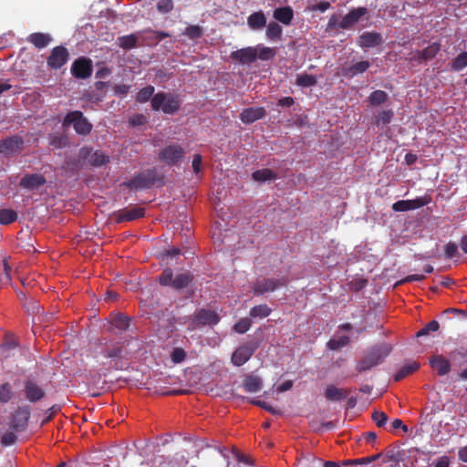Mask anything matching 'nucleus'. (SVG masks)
Listing matches in <instances>:
<instances>
[{
  "instance_id": "nucleus-1",
  "label": "nucleus",
  "mask_w": 467,
  "mask_h": 467,
  "mask_svg": "<svg viewBox=\"0 0 467 467\" xmlns=\"http://www.w3.org/2000/svg\"><path fill=\"white\" fill-rule=\"evenodd\" d=\"M391 350V346L387 343L368 348L364 357L357 364V370L361 373L381 364Z\"/></svg>"
},
{
  "instance_id": "nucleus-2",
  "label": "nucleus",
  "mask_w": 467,
  "mask_h": 467,
  "mask_svg": "<svg viewBox=\"0 0 467 467\" xmlns=\"http://www.w3.org/2000/svg\"><path fill=\"white\" fill-rule=\"evenodd\" d=\"M181 103L177 94L163 91L156 93L150 101L153 110L161 111L167 115L175 114L180 109Z\"/></svg>"
},
{
  "instance_id": "nucleus-3",
  "label": "nucleus",
  "mask_w": 467,
  "mask_h": 467,
  "mask_svg": "<svg viewBox=\"0 0 467 467\" xmlns=\"http://www.w3.org/2000/svg\"><path fill=\"white\" fill-rule=\"evenodd\" d=\"M192 280L193 275L190 272L178 274L173 278V273L171 268L164 269L159 277V282L161 285L171 286L177 290L187 287Z\"/></svg>"
},
{
  "instance_id": "nucleus-4",
  "label": "nucleus",
  "mask_w": 467,
  "mask_h": 467,
  "mask_svg": "<svg viewBox=\"0 0 467 467\" xmlns=\"http://www.w3.org/2000/svg\"><path fill=\"white\" fill-rule=\"evenodd\" d=\"M73 125V128L78 135H88L93 128V125L79 110H73L67 113L63 120V126Z\"/></svg>"
},
{
  "instance_id": "nucleus-5",
  "label": "nucleus",
  "mask_w": 467,
  "mask_h": 467,
  "mask_svg": "<svg viewBox=\"0 0 467 467\" xmlns=\"http://www.w3.org/2000/svg\"><path fill=\"white\" fill-rule=\"evenodd\" d=\"M78 157L87 161L88 164L94 167H100L109 162L110 157L102 150H94L90 146H83L79 150Z\"/></svg>"
},
{
  "instance_id": "nucleus-6",
  "label": "nucleus",
  "mask_w": 467,
  "mask_h": 467,
  "mask_svg": "<svg viewBox=\"0 0 467 467\" xmlns=\"http://www.w3.org/2000/svg\"><path fill=\"white\" fill-rule=\"evenodd\" d=\"M259 348V343L255 340H251L237 348L232 354L231 361L236 367H241L246 363L256 349Z\"/></svg>"
},
{
  "instance_id": "nucleus-7",
  "label": "nucleus",
  "mask_w": 467,
  "mask_h": 467,
  "mask_svg": "<svg viewBox=\"0 0 467 467\" xmlns=\"http://www.w3.org/2000/svg\"><path fill=\"white\" fill-rule=\"evenodd\" d=\"M184 149L177 143H172L171 145L164 147L159 152V159L165 164L169 166H173L177 165L180 161H182V159L184 158Z\"/></svg>"
},
{
  "instance_id": "nucleus-8",
  "label": "nucleus",
  "mask_w": 467,
  "mask_h": 467,
  "mask_svg": "<svg viewBox=\"0 0 467 467\" xmlns=\"http://www.w3.org/2000/svg\"><path fill=\"white\" fill-rule=\"evenodd\" d=\"M287 279L281 278H260L257 279L252 289L254 295L261 296L266 293L274 292L276 289L283 287L286 285Z\"/></svg>"
},
{
  "instance_id": "nucleus-9",
  "label": "nucleus",
  "mask_w": 467,
  "mask_h": 467,
  "mask_svg": "<svg viewBox=\"0 0 467 467\" xmlns=\"http://www.w3.org/2000/svg\"><path fill=\"white\" fill-rule=\"evenodd\" d=\"M155 181V171L147 170L143 172L138 173L132 179L124 182L123 184L130 190L149 189L154 184Z\"/></svg>"
},
{
  "instance_id": "nucleus-10",
  "label": "nucleus",
  "mask_w": 467,
  "mask_h": 467,
  "mask_svg": "<svg viewBox=\"0 0 467 467\" xmlns=\"http://www.w3.org/2000/svg\"><path fill=\"white\" fill-rule=\"evenodd\" d=\"M218 313L212 309H197L192 316V322L196 326H215L220 321Z\"/></svg>"
},
{
  "instance_id": "nucleus-11",
  "label": "nucleus",
  "mask_w": 467,
  "mask_h": 467,
  "mask_svg": "<svg viewBox=\"0 0 467 467\" xmlns=\"http://www.w3.org/2000/svg\"><path fill=\"white\" fill-rule=\"evenodd\" d=\"M72 75L80 79H86L92 75V61L88 57H81L76 59L71 66Z\"/></svg>"
},
{
  "instance_id": "nucleus-12",
  "label": "nucleus",
  "mask_w": 467,
  "mask_h": 467,
  "mask_svg": "<svg viewBox=\"0 0 467 467\" xmlns=\"http://www.w3.org/2000/svg\"><path fill=\"white\" fill-rule=\"evenodd\" d=\"M68 57L69 54L66 47L62 46L56 47L47 57V66L52 69H58L67 62Z\"/></svg>"
},
{
  "instance_id": "nucleus-13",
  "label": "nucleus",
  "mask_w": 467,
  "mask_h": 467,
  "mask_svg": "<svg viewBox=\"0 0 467 467\" xmlns=\"http://www.w3.org/2000/svg\"><path fill=\"white\" fill-rule=\"evenodd\" d=\"M23 145L24 140L21 137L17 135L11 136L0 142V153L6 156L19 153Z\"/></svg>"
},
{
  "instance_id": "nucleus-14",
  "label": "nucleus",
  "mask_w": 467,
  "mask_h": 467,
  "mask_svg": "<svg viewBox=\"0 0 467 467\" xmlns=\"http://www.w3.org/2000/svg\"><path fill=\"white\" fill-rule=\"evenodd\" d=\"M230 57L240 64L249 65L257 59V47H248L237 49L231 53Z\"/></svg>"
},
{
  "instance_id": "nucleus-15",
  "label": "nucleus",
  "mask_w": 467,
  "mask_h": 467,
  "mask_svg": "<svg viewBox=\"0 0 467 467\" xmlns=\"http://www.w3.org/2000/svg\"><path fill=\"white\" fill-rule=\"evenodd\" d=\"M29 417L30 412L27 409L19 408L11 416V429L16 431H24L27 426Z\"/></svg>"
},
{
  "instance_id": "nucleus-16",
  "label": "nucleus",
  "mask_w": 467,
  "mask_h": 467,
  "mask_svg": "<svg viewBox=\"0 0 467 467\" xmlns=\"http://www.w3.org/2000/svg\"><path fill=\"white\" fill-rule=\"evenodd\" d=\"M46 178L39 173L26 174L19 182V186L26 190H38L46 184Z\"/></svg>"
},
{
  "instance_id": "nucleus-17",
  "label": "nucleus",
  "mask_w": 467,
  "mask_h": 467,
  "mask_svg": "<svg viewBox=\"0 0 467 467\" xmlns=\"http://www.w3.org/2000/svg\"><path fill=\"white\" fill-rule=\"evenodd\" d=\"M430 366L437 371L441 377L446 376L451 372V365L448 358L442 355H433L429 360Z\"/></svg>"
},
{
  "instance_id": "nucleus-18",
  "label": "nucleus",
  "mask_w": 467,
  "mask_h": 467,
  "mask_svg": "<svg viewBox=\"0 0 467 467\" xmlns=\"http://www.w3.org/2000/svg\"><path fill=\"white\" fill-rule=\"evenodd\" d=\"M265 115L266 110L263 107L247 108L240 113V119L244 124H251L265 118Z\"/></svg>"
},
{
  "instance_id": "nucleus-19",
  "label": "nucleus",
  "mask_w": 467,
  "mask_h": 467,
  "mask_svg": "<svg viewBox=\"0 0 467 467\" xmlns=\"http://www.w3.org/2000/svg\"><path fill=\"white\" fill-rule=\"evenodd\" d=\"M382 36L375 31L365 32L359 36L358 45L362 48H370L379 46L382 43Z\"/></svg>"
},
{
  "instance_id": "nucleus-20",
  "label": "nucleus",
  "mask_w": 467,
  "mask_h": 467,
  "mask_svg": "<svg viewBox=\"0 0 467 467\" xmlns=\"http://www.w3.org/2000/svg\"><path fill=\"white\" fill-rule=\"evenodd\" d=\"M367 13L368 9L366 7H358L351 9L339 22V27L342 29L349 28Z\"/></svg>"
},
{
  "instance_id": "nucleus-21",
  "label": "nucleus",
  "mask_w": 467,
  "mask_h": 467,
  "mask_svg": "<svg viewBox=\"0 0 467 467\" xmlns=\"http://www.w3.org/2000/svg\"><path fill=\"white\" fill-rule=\"evenodd\" d=\"M145 215V209L140 206L132 207L130 209L119 210L117 213V222H130L140 219Z\"/></svg>"
},
{
  "instance_id": "nucleus-22",
  "label": "nucleus",
  "mask_w": 467,
  "mask_h": 467,
  "mask_svg": "<svg viewBox=\"0 0 467 467\" xmlns=\"http://www.w3.org/2000/svg\"><path fill=\"white\" fill-rule=\"evenodd\" d=\"M441 45L439 43H431L423 50H418L414 53L412 59L421 62L432 59L440 51Z\"/></svg>"
},
{
  "instance_id": "nucleus-23",
  "label": "nucleus",
  "mask_w": 467,
  "mask_h": 467,
  "mask_svg": "<svg viewBox=\"0 0 467 467\" xmlns=\"http://www.w3.org/2000/svg\"><path fill=\"white\" fill-rule=\"evenodd\" d=\"M26 397L30 402H36L44 398L45 391L32 381H26L25 384Z\"/></svg>"
},
{
  "instance_id": "nucleus-24",
  "label": "nucleus",
  "mask_w": 467,
  "mask_h": 467,
  "mask_svg": "<svg viewBox=\"0 0 467 467\" xmlns=\"http://www.w3.org/2000/svg\"><path fill=\"white\" fill-rule=\"evenodd\" d=\"M370 67V63L368 60L358 61L350 67L343 69V75L347 78H353L357 75L363 74Z\"/></svg>"
},
{
  "instance_id": "nucleus-25",
  "label": "nucleus",
  "mask_w": 467,
  "mask_h": 467,
  "mask_svg": "<svg viewBox=\"0 0 467 467\" xmlns=\"http://www.w3.org/2000/svg\"><path fill=\"white\" fill-rule=\"evenodd\" d=\"M273 16L280 23L288 26L291 24L294 17L293 9L290 6L275 8Z\"/></svg>"
},
{
  "instance_id": "nucleus-26",
  "label": "nucleus",
  "mask_w": 467,
  "mask_h": 467,
  "mask_svg": "<svg viewBox=\"0 0 467 467\" xmlns=\"http://www.w3.org/2000/svg\"><path fill=\"white\" fill-rule=\"evenodd\" d=\"M247 25L253 30H258L266 26V17L262 11L251 14L247 18Z\"/></svg>"
},
{
  "instance_id": "nucleus-27",
  "label": "nucleus",
  "mask_w": 467,
  "mask_h": 467,
  "mask_svg": "<svg viewBox=\"0 0 467 467\" xmlns=\"http://www.w3.org/2000/svg\"><path fill=\"white\" fill-rule=\"evenodd\" d=\"M348 394V390L338 389L333 385H328L325 391V397L327 400L340 401Z\"/></svg>"
},
{
  "instance_id": "nucleus-28",
  "label": "nucleus",
  "mask_w": 467,
  "mask_h": 467,
  "mask_svg": "<svg viewBox=\"0 0 467 467\" xmlns=\"http://www.w3.org/2000/svg\"><path fill=\"white\" fill-rule=\"evenodd\" d=\"M27 41L34 45L36 48L46 47L51 41V37L44 33H32L28 36Z\"/></svg>"
},
{
  "instance_id": "nucleus-29",
  "label": "nucleus",
  "mask_w": 467,
  "mask_h": 467,
  "mask_svg": "<svg viewBox=\"0 0 467 467\" xmlns=\"http://www.w3.org/2000/svg\"><path fill=\"white\" fill-rule=\"evenodd\" d=\"M48 140L49 145H51L55 149L66 148L69 144L67 136L64 134L52 133L49 135Z\"/></svg>"
},
{
  "instance_id": "nucleus-30",
  "label": "nucleus",
  "mask_w": 467,
  "mask_h": 467,
  "mask_svg": "<svg viewBox=\"0 0 467 467\" xmlns=\"http://www.w3.org/2000/svg\"><path fill=\"white\" fill-rule=\"evenodd\" d=\"M244 387L247 392H257L262 388V380L258 377L247 376L244 379Z\"/></svg>"
},
{
  "instance_id": "nucleus-31",
  "label": "nucleus",
  "mask_w": 467,
  "mask_h": 467,
  "mask_svg": "<svg viewBox=\"0 0 467 467\" xmlns=\"http://www.w3.org/2000/svg\"><path fill=\"white\" fill-rule=\"evenodd\" d=\"M283 29L276 22H270L266 27V36L270 40H280L282 36Z\"/></svg>"
},
{
  "instance_id": "nucleus-32",
  "label": "nucleus",
  "mask_w": 467,
  "mask_h": 467,
  "mask_svg": "<svg viewBox=\"0 0 467 467\" xmlns=\"http://www.w3.org/2000/svg\"><path fill=\"white\" fill-rule=\"evenodd\" d=\"M271 312L272 309L266 304H262L252 307L249 315L254 318H265L267 317Z\"/></svg>"
},
{
  "instance_id": "nucleus-33",
  "label": "nucleus",
  "mask_w": 467,
  "mask_h": 467,
  "mask_svg": "<svg viewBox=\"0 0 467 467\" xmlns=\"http://www.w3.org/2000/svg\"><path fill=\"white\" fill-rule=\"evenodd\" d=\"M252 178L256 182H266L275 179L276 174L270 169H262L254 171Z\"/></svg>"
},
{
  "instance_id": "nucleus-34",
  "label": "nucleus",
  "mask_w": 467,
  "mask_h": 467,
  "mask_svg": "<svg viewBox=\"0 0 467 467\" xmlns=\"http://www.w3.org/2000/svg\"><path fill=\"white\" fill-rule=\"evenodd\" d=\"M420 368V365L416 362L404 365L394 376L395 381H400L407 376L412 374Z\"/></svg>"
},
{
  "instance_id": "nucleus-35",
  "label": "nucleus",
  "mask_w": 467,
  "mask_h": 467,
  "mask_svg": "<svg viewBox=\"0 0 467 467\" xmlns=\"http://www.w3.org/2000/svg\"><path fill=\"white\" fill-rule=\"evenodd\" d=\"M155 88L153 86L148 85L141 88L136 95V101L139 103H146L150 99L151 100L154 94Z\"/></svg>"
},
{
  "instance_id": "nucleus-36",
  "label": "nucleus",
  "mask_w": 467,
  "mask_h": 467,
  "mask_svg": "<svg viewBox=\"0 0 467 467\" xmlns=\"http://www.w3.org/2000/svg\"><path fill=\"white\" fill-rule=\"evenodd\" d=\"M388 100V94L383 90H375L368 96V102L371 106H379Z\"/></svg>"
},
{
  "instance_id": "nucleus-37",
  "label": "nucleus",
  "mask_w": 467,
  "mask_h": 467,
  "mask_svg": "<svg viewBox=\"0 0 467 467\" xmlns=\"http://www.w3.org/2000/svg\"><path fill=\"white\" fill-rule=\"evenodd\" d=\"M137 42L138 38L133 34L119 36L118 38V45L123 49H131L133 47H136Z\"/></svg>"
},
{
  "instance_id": "nucleus-38",
  "label": "nucleus",
  "mask_w": 467,
  "mask_h": 467,
  "mask_svg": "<svg viewBox=\"0 0 467 467\" xmlns=\"http://www.w3.org/2000/svg\"><path fill=\"white\" fill-rule=\"evenodd\" d=\"M111 326L119 331H125L130 327V318L121 314H118L112 318Z\"/></svg>"
},
{
  "instance_id": "nucleus-39",
  "label": "nucleus",
  "mask_w": 467,
  "mask_h": 467,
  "mask_svg": "<svg viewBox=\"0 0 467 467\" xmlns=\"http://www.w3.org/2000/svg\"><path fill=\"white\" fill-rule=\"evenodd\" d=\"M467 67V51L461 52L451 63V68L461 71Z\"/></svg>"
},
{
  "instance_id": "nucleus-40",
  "label": "nucleus",
  "mask_w": 467,
  "mask_h": 467,
  "mask_svg": "<svg viewBox=\"0 0 467 467\" xmlns=\"http://www.w3.org/2000/svg\"><path fill=\"white\" fill-rule=\"evenodd\" d=\"M17 219V213L12 209H1L0 210V224L7 225Z\"/></svg>"
},
{
  "instance_id": "nucleus-41",
  "label": "nucleus",
  "mask_w": 467,
  "mask_h": 467,
  "mask_svg": "<svg viewBox=\"0 0 467 467\" xmlns=\"http://www.w3.org/2000/svg\"><path fill=\"white\" fill-rule=\"evenodd\" d=\"M350 342V339L348 336H341L338 338H331L327 343V346L331 350H338L346 346H348Z\"/></svg>"
},
{
  "instance_id": "nucleus-42",
  "label": "nucleus",
  "mask_w": 467,
  "mask_h": 467,
  "mask_svg": "<svg viewBox=\"0 0 467 467\" xmlns=\"http://www.w3.org/2000/svg\"><path fill=\"white\" fill-rule=\"evenodd\" d=\"M121 354L122 347L119 343L107 346L102 351V355L109 358H119Z\"/></svg>"
},
{
  "instance_id": "nucleus-43",
  "label": "nucleus",
  "mask_w": 467,
  "mask_h": 467,
  "mask_svg": "<svg viewBox=\"0 0 467 467\" xmlns=\"http://www.w3.org/2000/svg\"><path fill=\"white\" fill-rule=\"evenodd\" d=\"M440 324L436 320H432L426 324L421 329L416 333L417 337H425L431 335L432 332L438 331Z\"/></svg>"
},
{
  "instance_id": "nucleus-44",
  "label": "nucleus",
  "mask_w": 467,
  "mask_h": 467,
  "mask_svg": "<svg viewBox=\"0 0 467 467\" xmlns=\"http://www.w3.org/2000/svg\"><path fill=\"white\" fill-rule=\"evenodd\" d=\"M296 84L300 87H313L317 84V79L313 75L301 74L296 77Z\"/></svg>"
},
{
  "instance_id": "nucleus-45",
  "label": "nucleus",
  "mask_w": 467,
  "mask_h": 467,
  "mask_svg": "<svg viewBox=\"0 0 467 467\" xmlns=\"http://www.w3.org/2000/svg\"><path fill=\"white\" fill-rule=\"evenodd\" d=\"M13 397L12 386L5 382L0 385V402L7 403Z\"/></svg>"
},
{
  "instance_id": "nucleus-46",
  "label": "nucleus",
  "mask_w": 467,
  "mask_h": 467,
  "mask_svg": "<svg viewBox=\"0 0 467 467\" xmlns=\"http://www.w3.org/2000/svg\"><path fill=\"white\" fill-rule=\"evenodd\" d=\"M371 418L379 428L385 427L389 420L388 415L385 412L379 410H374L372 412Z\"/></svg>"
},
{
  "instance_id": "nucleus-47",
  "label": "nucleus",
  "mask_w": 467,
  "mask_h": 467,
  "mask_svg": "<svg viewBox=\"0 0 467 467\" xmlns=\"http://www.w3.org/2000/svg\"><path fill=\"white\" fill-rule=\"evenodd\" d=\"M393 111L391 109L382 110L376 117V124L379 125H386L389 124L393 118Z\"/></svg>"
},
{
  "instance_id": "nucleus-48",
  "label": "nucleus",
  "mask_w": 467,
  "mask_h": 467,
  "mask_svg": "<svg viewBox=\"0 0 467 467\" xmlns=\"http://www.w3.org/2000/svg\"><path fill=\"white\" fill-rule=\"evenodd\" d=\"M252 326L251 320L247 317L239 320L234 327V329L238 334H244Z\"/></svg>"
},
{
  "instance_id": "nucleus-49",
  "label": "nucleus",
  "mask_w": 467,
  "mask_h": 467,
  "mask_svg": "<svg viewBox=\"0 0 467 467\" xmlns=\"http://www.w3.org/2000/svg\"><path fill=\"white\" fill-rule=\"evenodd\" d=\"M275 56V52L273 48L268 47H262L260 50H257V58L263 61L272 59Z\"/></svg>"
},
{
  "instance_id": "nucleus-50",
  "label": "nucleus",
  "mask_w": 467,
  "mask_h": 467,
  "mask_svg": "<svg viewBox=\"0 0 467 467\" xmlns=\"http://www.w3.org/2000/svg\"><path fill=\"white\" fill-rule=\"evenodd\" d=\"M202 29L201 26L195 25V26H189L185 30V35L190 39H197L200 38L202 36Z\"/></svg>"
},
{
  "instance_id": "nucleus-51",
  "label": "nucleus",
  "mask_w": 467,
  "mask_h": 467,
  "mask_svg": "<svg viewBox=\"0 0 467 467\" xmlns=\"http://www.w3.org/2000/svg\"><path fill=\"white\" fill-rule=\"evenodd\" d=\"M173 9V1L172 0H160L157 3V10L160 13L167 14Z\"/></svg>"
},
{
  "instance_id": "nucleus-52",
  "label": "nucleus",
  "mask_w": 467,
  "mask_h": 467,
  "mask_svg": "<svg viewBox=\"0 0 467 467\" xmlns=\"http://www.w3.org/2000/svg\"><path fill=\"white\" fill-rule=\"evenodd\" d=\"M185 358L186 352L181 348H175L171 354V358L174 363H181L185 359Z\"/></svg>"
},
{
  "instance_id": "nucleus-53",
  "label": "nucleus",
  "mask_w": 467,
  "mask_h": 467,
  "mask_svg": "<svg viewBox=\"0 0 467 467\" xmlns=\"http://www.w3.org/2000/svg\"><path fill=\"white\" fill-rule=\"evenodd\" d=\"M251 403L267 410L268 412L272 413L273 415H276V414L280 413L278 410L275 409L274 407H272L265 401H262L259 400H253L251 401Z\"/></svg>"
},
{
  "instance_id": "nucleus-54",
  "label": "nucleus",
  "mask_w": 467,
  "mask_h": 467,
  "mask_svg": "<svg viewBox=\"0 0 467 467\" xmlns=\"http://www.w3.org/2000/svg\"><path fill=\"white\" fill-rule=\"evenodd\" d=\"M392 210L395 212H406L411 210L408 200H401L392 204Z\"/></svg>"
},
{
  "instance_id": "nucleus-55",
  "label": "nucleus",
  "mask_w": 467,
  "mask_h": 467,
  "mask_svg": "<svg viewBox=\"0 0 467 467\" xmlns=\"http://www.w3.org/2000/svg\"><path fill=\"white\" fill-rule=\"evenodd\" d=\"M458 254V246L456 244L450 242L445 245V256L447 258L451 259Z\"/></svg>"
},
{
  "instance_id": "nucleus-56",
  "label": "nucleus",
  "mask_w": 467,
  "mask_h": 467,
  "mask_svg": "<svg viewBox=\"0 0 467 467\" xmlns=\"http://www.w3.org/2000/svg\"><path fill=\"white\" fill-rule=\"evenodd\" d=\"M17 440V436L11 431L5 432L1 439V442L4 446H9L14 444Z\"/></svg>"
},
{
  "instance_id": "nucleus-57",
  "label": "nucleus",
  "mask_w": 467,
  "mask_h": 467,
  "mask_svg": "<svg viewBox=\"0 0 467 467\" xmlns=\"http://www.w3.org/2000/svg\"><path fill=\"white\" fill-rule=\"evenodd\" d=\"M23 306L26 309V311L30 314H36L40 311V305L34 301V300H30V301H26L23 304Z\"/></svg>"
},
{
  "instance_id": "nucleus-58",
  "label": "nucleus",
  "mask_w": 467,
  "mask_h": 467,
  "mask_svg": "<svg viewBox=\"0 0 467 467\" xmlns=\"http://www.w3.org/2000/svg\"><path fill=\"white\" fill-rule=\"evenodd\" d=\"M410 202V206H411V210L418 209L425 206L429 201L426 198L419 197L413 200H408Z\"/></svg>"
},
{
  "instance_id": "nucleus-59",
  "label": "nucleus",
  "mask_w": 467,
  "mask_h": 467,
  "mask_svg": "<svg viewBox=\"0 0 467 467\" xmlns=\"http://www.w3.org/2000/svg\"><path fill=\"white\" fill-rule=\"evenodd\" d=\"M130 89V86L126 84L116 85L113 88L115 95L118 96H126L129 93Z\"/></svg>"
},
{
  "instance_id": "nucleus-60",
  "label": "nucleus",
  "mask_w": 467,
  "mask_h": 467,
  "mask_svg": "<svg viewBox=\"0 0 467 467\" xmlns=\"http://www.w3.org/2000/svg\"><path fill=\"white\" fill-rule=\"evenodd\" d=\"M380 456H381V453H377L372 456L364 457V458L355 460L353 462L356 464H368V463H370V462L379 459Z\"/></svg>"
},
{
  "instance_id": "nucleus-61",
  "label": "nucleus",
  "mask_w": 467,
  "mask_h": 467,
  "mask_svg": "<svg viewBox=\"0 0 467 467\" xmlns=\"http://www.w3.org/2000/svg\"><path fill=\"white\" fill-rule=\"evenodd\" d=\"M425 279L424 275H410L406 276L405 278L401 279L399 284H405V283H410L414 281H422Z\"/></svg>"
},
{
  "instance_id": "nucleus-62",
  "label": "nucleus",
  "mask_w": 467,
  "mask_h": 467,
  "mask_svg": "<svg viewBox=\"0 0 467 467\" xmlns=\"http://www.w3.org/2000/svg\"><path fill=\"white\" fill-rule=\"evenodd\" d=\"M202 155L201 154H194L192 158V169L195 173H199L201 171V165H202Z\"/></svg>"
},
{
  "instance_id": "nucleus-63",
  "label": "nucleus",
  "mask_w": 467,
  "mask_h": 467,
  "mask_svg": "<svg viewBox=\"0 0 467 467\" xmlns=\"http://www.w3.org/2000/svg\"><path fill=\"white\" fill-rule=\"evenodd\" d=\"M329 7H330V3H329V2L323 1V2L317 3V4H316L315 5H313L311 9H312L313 11L325 12V11H327Z\"/></svg>"
},
{
  "instance_id": "nucleus-64",
  "label": "nucleus",
  "mask_w": 467,
  "mask_h": 467,
  "mask_svg": "<svg viewBox=\"0 0 467 467\" xmlns=\"http://www.w3.org/2000/svg\"><path fill=\"white\" fill-rule=\"evenodd\" d=\"M398 429H401L404 432L408 431V427L402 422V420L400 419H395L391 422V430H398Z\"/></svg>"
}]
</instances>
